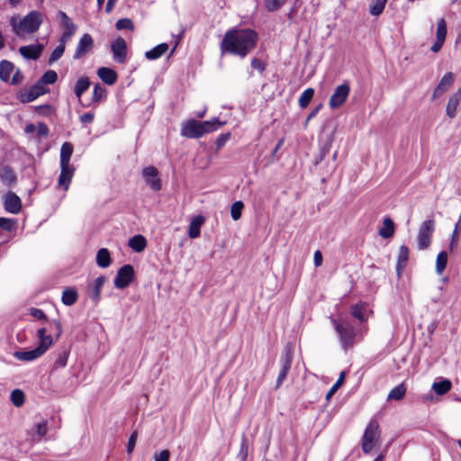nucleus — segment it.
I'll return each mask as SVG.
<instances>
[{"label":"nucleus","instance_id":"obj_13","mask_svg":"<svg viewBox=\"0 0 461 461\" xmlns=\"http://www.w3.org/2000/svg\"><path fill=\"white\" fill-rule=\"evenodd\" d=\"M94 48V39L88 34L85 33L80 39L77 45L75 53L73 55L74 59H79L88 52L92 50Z\"/></svg>","mask_w":461,"mask_h":461},{"label":"nucleus","instance_id":"obj_15","mask_svg":"<svg viewBox=\"0 0 461 461\" xmlns=\"http://www.w3.org/2000/svg\"><path fill=\"white\" fill-rule=\"evenodd\" d=\"M45 87L41 86V83L37 82L32 87L22 90L18 98L22 103H30L45 94Z\"/></svg>","mask_w":461,"mask_h":461},{"label":"nucleus","instance_id":"obj_34","mask_svg":"<svg viewBox=\"0 0 461 461\" xmlns=\"http://www.w3.org/2000/svg\"><path fill=\"white\" fill-rule=\"evenodd\" d=\"M452 384L449 380L444 379L440 382H435L432 384V389L438 395H444L451 389Z\"/></svg>","mask_w":461,"mask_h":461},{"label":"nucleus","instance_id":"obj_31","mask_svg":"<svg viewBox=\"0 0 461 461\" xmlns=\"http://www.w3.org/2000/svg\"><path fill=\"white\" fill-rule=\"evenodd\" d=\"M77 293L75 288H67L62 293L61 301L67 306H71L77 301Z\"/></svg>","mask_w":461,"mask_h":461},{"label":"nucleus","instance_id":"obj_48","mask_svg":"<svg viewBox=\"0 0 461 461\" xmlns=\"http://www.w3.org/2000/svg\"><path fill=\"white\" fill-rule=\"evenodd\" d=\"M16 221L9 218L0 217V228L5 230L11 231L14 229Z\"/></svg>","mask_w":461,"mask_h":461},{"label":"nucleus","instance_id":"obj_44","mask_svg":"<svg viewBox=\"0 0 461 461\" xmlns=\"http://www.w3.org/2000/svg\"><path fill=\"white\" fill-rule=\"evenodd\" d=\"M106 95V90L103 86H101L99 84H96L94 86L93 90V102H100L102 101Z\"/></svg>","mask_w":461,"mask_h":461},{"label":"nucleus","instance_id":"obj_52","mask_svg":"<svg viewBox=\"0 0 461 461\" xmlns=\"http://www.w3.org/2000/svg\"><path fill=\"white\" fill-rule=\"evenodd\" d=\"M251 67L252 68L258 70L259 72L264 71L266 68L265 63L261 59L257 58L251 59Z\"/></svg>","mask_w":461,"mask_h":461},{"label":"nucleus","instance_id":"obj_49","mask_svg":"<svg viewBox=\"0 0 461 461\" xmlns=\"http://www.w3.org/2000/svg\"><path fill=\"white\" fill-rule=\"evenodd\" d=\"M68 354L66 351L60 352L54 362V368H62L67 366Z\"/></svg>","mask_w":461,"mask_h":461},{"label":"nucleus","instance_id":"obj_24","mask_svg":"<svg viewBox=\"0 0 461 461\" xmlns=\"http://www.w3.org/2000/svg\"><path fill=\"white\" fill-rule=\"evenodd\" d=\"M168 50L167 43H160L145 52V58L149 60H155L162 57Z\"/></svg>","mask_w":461,"mask_h":461},{"label":"nucleus","instance_id":"obj_61","mask_svg":"<svg viewBox=\"0 0 461 461\" xmlns=\"http://www.w3.org/2000/svg\"><path fill=\"white\" fill-rule=\"evenodd\" d=\"M444 42L445 41H439V40L436 39V41L434 42V44L430 48L431 51H433V52L439 51L440 49L442 48Z\"/></svg>","mask_w":461,"mask_h":461},{"label":"nucleus","instance_id":"obj_21","mask_svg":"<svg viewBox=\"0 0 461 461\" xmlns=\"http://www.w3.org/2000/svg\"><path fill=\"white\" fill-rule=\"evenodd\" d=\"M97 76L104 83L109 86L113 85L118 77L115 70L106 67L98 68Z\"/></svg>","mask_w":461,"mask_h":461},{"label":"nucleus","instance_id":"obj_36","mask_svg":"<svg viewBox=\"0 0 461 461\" xmlns=\"http://www.w3.org/2000/svg\"><path fill=\"white\" fill-rule=\"evenodd\" d=\"M447 253L446 251H441L438 254L436 259V272L440 275L443 273L447 267Z\"/></svg>","mask_w":461,"mask_h":461},{"label":"nucleus","instance_id":"obj_29","mask_svg":"<svg viewBox=\"0 0 461 461\" xmlns=\"http://www.w3.org/2000/svg\"><path fill=\"white\" fill-rule=\"evenodd\" d=\"M394 224L392 219L386 217L384 219L383 227L379 230V235L384 239H388L393 235Z\"/></svg>","mask_w":461,"mask_h":461},{"label":"nucleus","instance_id":"obj_38","mask_svg":"<svg viewBox=\"0 0 461 461\" xmlns=\"http://www.w3.org/2000/svg\"><path fill=\"white\" fill-rule=\"evenodd\" d=\"M25 395L20 389H14L11 393V401L15 407H21L24 403Z\"/></svg>","mask_w":461,"mask_h":461},{"label":"nucleus","instance_id":"obj_11","mask_svg":"<svg viewBox=\"0 0 461 461\" xmlns=\"http://www.w3.org/2000/svg\"><path fill=\"white\" fill-rule=\"evenodd\" d=\"M293 362V354L290 349H286L280 358L281 369L278 373L276 389L279 388L284 381L286 379L287 374L291 369Z\"/></svg>","mask_w":461,"mask_h":461},{"label":"nucleus","instance_id":"obj_19","mask_svg":"<svg viewBox=\"0 0 461 461\" xmlns=\"http://www.w3.org/2000/svg\"><path fill=\"white\" fill-rule=\"evenodd\" d=\"M105 283V277L100 276L95 279L93 285L88 288V294L95 304H97L101 298V291Z\"/></svg>","mask_w":461,"mask_h":461},{"label":"nucleus","instance_id":"obj_17","mask_svg":"<svg viewBox=\"0 0 461 461\" xmlns=\"http://www.w3.org/2000/svg\"><path fill=\"white\" fill-rule=\"evenodd\" d=\"M455 79V75L452 72L446 73L440 79L438 86L435 87L432 95V99L441 96L451 86Z\"/></svg>","mask_w":461,"mask_h":461},{"label":"nucleus","instance_id":"obj_54","mask_svg":"<svg viewBox=\"0 0 461 461\" xmlns=\"http://www.w3.org/2000/svg\"><path fill=\"white\" fill-rule=\"evenodd\" d=\"M11 79V84L12 85H19L23 82V76L21 72L20 69H16V71L14 72V76L12 77Z\"/></svg>","mask_w":461,"mask_h":461},{"label":"nucleus","instance_id":"obj_60","mask_svg":"<svg viewBox=\"0 0 461 461\" xmlns=\"http://www.w3.org/2000/svg\"><path fill=\"white\" fill-rule=\"evenodd\" d=\"M74 33L75 32H63L59 40V44H63L65 46V43L70 40Z\"/></svg>","mask_w":461,"mask_h":461},{"label":"nucleus","instance_id":"obj_5","mask_svg":"<svg viewBox=\"0 0 461 461\" xmlns=\"http://www.w3.org/2000/svg\"><path fill=\"white\" fill-rule=\"evenodd\" d=\"M331 323L339 336V342L344 350L351 348L355 344L357 333L348 319L339 321L331 319Z\"/></svg>","mask_w":461,"mask_h":461},{"label":"nucleus","instance_id":"obj_62","mask_svg":"<svg viewBox=\"0 0 461 461\" xmlns=\"http://www.w3.org/2000/svg\"><path fill=\"white\" fill-rule=\"evenodd\" d=\"M460 229H461V212H460L458 221L455 224V228H454V230L452 232V235H456V237L459 238Z\"/></svg>","mask_w":461,"mask_h":461},{"label":"nucleus","instance_id":"obj_39","mask_svg":"<svg viewBox=\"0 0 461 461\" xmlns=\"http://www.w3.org/2000/svg\"><path fill=\"white\" fill-rule=\"evenodd\" d=\"M387 0H373L370 5V14L375 16L381 14Z\"/></svg>","mask_w":461,"mask_h":461},{"label":"nucleus","instance_id":"obj_33","mask_svg":"<svg viewBox=\"0 0 461 461\" xmlns=\"http://www.w3.org/2000/svg\"><path fill=\"white\" fill-rule=\"evenodd\" d=\"M90 86V81L87 77H80L75 86V95L78 99L81 98L82 95L89 88Z\"/></svg>","mask_w":461,"mask_h":461},{"label":"nucleus","instance_id":"obj_50","mask_svg":"<svg viewBox=\"0 0 461 461\" xmlns=\"http://www.w3.org/2000/svg\"><path fill=\"white\" fill-rule=\"evenodd\" d=\"M48 429H47V423L46 421H42L40 423H37L35 425V432L38 436L37 440H41V438H43L47 434Z\"/></svg>","mask_w":461,"mask_h":461},{"label":"nucleus","instance_id":"obj_56","mask_svg":"<svg viewBox=\"0 0 461 461\" xmlns=\"http://www.w3.org/2000/svg\"><path fill=\"white\" fill-rule=\"evenodd\" d=\"M229 137H230V134L220 135L216 140L217 148H219V149L221 148L226 143V141L229 140Z\"/></svg>","mask_w":461,"mask_h":461},{"label":"nucleus","instance_id":"obj_2","mask_svg":"<svg viewBox=\"0 0 461 461\" xmlns=\"http://www.w3.org/2000/svg\"><path fill=\"white\" fill-rule=\"evenodd\" d=\"M224 123L216 118L204 122H198L194 119L188 120L182 124L181 135L189 139H198L205 133L218 130Z\"/></svg>","mask_w":461,"mask_h":461},{"label":"nucleus","instance_id":"obj_51","mask_svg":"<svg viewBox=\"0 0 461 461\" xmlns=\"http://www.w3.org/2000/svg\"><path fill=\"white\" fill-rule=\"evenodd\" d=\"M170 457V452L167 449L161 450L160 452H156L154 454L155 461H168Z\"/></svg>","mask_w":461,"mask_h":461},{"label":"nucleus","instance_id":"obj_26","mask_svg":"<svg viewBox=\"0 0 461 461\" xmlns=\"http://www.w3.org/2000/svg\"><path fill=\"white\" fill-rule=\"evenodd\" d=\"M14 70V65L11 61L2 60L0 62V79L8 82Z\"/></svg>","mask_w":461,"mask_h":461},{"label":"nucleus","instance_id":"obj_18","mask_svg":"<svg viewBox=\"0 0 461 461\" xmlns=\"http://www.w3.org/2000/svg\"><path fill=\"white\" fill-rule=\"evenodd\" d=\"M43 46L41 44L26 45L19 48V53L27 59L36 60L40 58Z\"/></svg>","mask_w":461,"mask_h":461},{"label":"nucleus","instance_id":"obj_3","mask_svg":"<svg viewBox=\"0 0 461 461\" xmlns=\"http://www.w3.org/2000/svg\"><path fill=\"white\" fill-rule=\"evenodd\" d=\"M37 336L39 339V346L32 350H17L14 353V357L23 362H31L41 357L53 344L50 335H47L45 328L38 330Z\"/></svg>","mask_w":461,"mask_h":461},{"label":"nucleus","instance_id":"obj_41","mask_svg":"<svg viewBox=\"0 0 461 461\" xmlns=\"http://www.w3.org/2000/svg\"><path fill=\"white\" fill-rule=\"evenodd\" d=\"M447 36V23L444 18L438 22L436 39L445 41Z\"/></svg>","mask_w":461,"mask_h":461},{"label":"nucleus","instance_id":"obj_37","mask_svg":"<svg viewBox=\"0 0 461 461\" xmlns=\"http://www.w3.org/2000/svg\"><path fill=\"white\" fill-rule=\"evenodd\" d=\"M314 95L313 88L305 89L299 97V105L301 108H305L311 103Z\"/></svg>","mask_w":461,"mask_h":461},{"label":"nucleus","instance_id":"obj_57","mask_svg":"<svg viewBox=\"0 0 461 461\" xmlns=\"http://www.w3.org/2000/svg\"><path fill=\"white\" fill-rule=\"evenodd\" d=\"M31 314L33 317H35V318H37L39 320H45L46 319L45 313L41 310H40V309H35V308L32 309Z\"/></svg>","mask_w":461,"mask_h":461},{"label":"nucleus","instance_id":"obj_63","mask_svg":"<svg viewBox=\"0 0 461 461\" xmlns=\"http://www.w3.org/2000/svg\"><path fill=\"white\" fill-rule=\"evenodd\" d=\"M49 132V129L46 124L41 123L38 127V133L40 135H47Z\"/></svg>","mask_w":461,"mask_h":461},{"label":"nucleus","instance_id":"obj_9","mask_svg":"<svg viewBox=\"0 0 461 461\" xmlns=\"http://www.w3.org/2000/svg\"><path fill=\"white\" fill-rule=\"evenodd\" d=\"M134 278V269L130 264L122 266L117 272L114 278V286L118 289H124L130 285Z\"/></svg>","mask_w":461,"mask_h":461},{"label":"nucleus","instance_id":"obj_22","mask_svg":"<svg viewBox=\"0 0 461 461\" xmlns=\"http://www.w3.org/2000/svg\"><path fill=\"white\" fill-rule=\"evenodd\" d=\"M204 221V217L202 215H196L192 219L188 229V235L191 239H196L200 236L201 227Z\"/></svg>","mask_w":461,"mask_h":461},{"label":"nucleus","instance_id":"obj_32","mask_svg":"<svg viewBox=\"0 0 461 461\" xmlns=\"http://www.w3.org/2000/svg\"><path fill=\"white\" fill-rule=\"evenodd\" d=\"M96 263L100 267H108L111 264V257L107 249H100L96 255Z\"/></svg>","mask_w":461,"mask_h":461},{"label":"nucleus","instance_id":"obj_8","mask_svg":"<svg viewBox=\"0 0 461 461\" xmlns=\"http://www.w3.org/2000/svg\"><path fill=\"white\" fill-rule=\"evenodd\" d=\"M435 230V221L432 219L424 221L419 228L417 242L419 249H426L431 243L432 234Z\"/></svg>","mask_w":461,"mask_h":461},{"label":"nucleus","instance_id":"obj_23","mask_svg":"<svg viewBox=\"0 0 461 461\" xmlns=\"http://www.w3.org/2000/svg\"><path fill=\"white\" fill-rule=\"evenodd\" d=\"M368 307L365 303H359L350 307L351 315L356 318L359 322H365L366 321V312Z\"/></svg>","mask_w":461,"mask_h":461},{"label":"nucleus","instance_id":"obj_1","mask_svg":"<svg viewBox=\"0 0 461 461\" xmlns=\"http://www.w3.org/2000/svg\"><path fill=\"white\" fill-rule=\"evenodd\" d=\"M258 34L251 29L228 31L220 44L221 55L231 54L245 58L256 46Z\"/></svg>","mask_w":461,"mask_h":461},{"label":"nucleus","instance_id":"obj_42","mask_svg":"<svg viewBox=\"0 0 461 461\" xmlns=\"http://www.w3.org/2000/svg\"><path fill=\"white\" fill-rule=\"evenodd\" d=\"M243 207H244V204L241 201L234 202L231 204L230 215L234 221H237L240 218Z\"/></svg>","mask_w":461,"mask_h":461},{"label":"nucleus","instance_id":"obj_59","mask_svg":"<svg viewBox=\"0 0 461 461\" xmlns=\"http://www.w3.org/2000/svg\"><path fill=\"white\" fill-rule=\"evenodd\" d=\"M74 33L75 32H63L59 40V44H63L65 46V43L70 40Z\"/></svg>","mask_w":461,"mask_h":461},{"label":"nucleus","instance_id":"obj_64","mask_svg":"<svg viewBox=\"0 0 461 461\" xmlns=\"http://www.w3.org/2000/svg\"><path fill=\"white\" fill-rule=\"evenodd\" d=\"M459 238L456 237V235H451L450 242H449V249L452 251L454 248L456 246Z\"/></svg>","mask_w":461,"mask_h":461},{"label":"nucleus","instance_id":"obj_10","mask_svg":"<svg viewBox=\"0 0 461 461\" xmlns=\"http://www.w3.org/2000/svg\"><path fill=\"white\" fill-rule=\"evenodd\" d=\"M113 59L116 63L123 64L127 59V45L123 38L119 37L111 44Z\"/></svg>","mask_w":461,"mask_h":461},{"label":"nucleus","instance_id":"obj_55","mask_svg":"<svg viewBox=\"0 0 461 461\" xmlns=\"http://www.w3.org/2000/svg\"><path fill=\"white\" fill-rule=\"evenodd\" d=\"M94 121V113H86L80 116V122L82 123H91Z\"/></svg>","mask_w":461,"mask_h":461},{"label":"nucleus","instance_id":"obj_25","mask_svg":"<svg viewBox=\"0 0 461 461\" xmlns=\"http://www.w3.org/2000/svg\"><path fill=\"white\" fill-rule=\"evenodd\" d=\"M129 247L135 252H141L147 246L146 239L142 235H135L129 240Z\"/></svg>","mask_w":461,"mask_h":461},{"label":"nucleus","instance_id":"obj_35","mask_svg":"<svg viewBox=\"0 0 461 461\" xmlns=\"http://www.w3.org/2000/svg\"><path fill=\"white\" fill-rule=\"evenodd\" d=\"M0 178L4 184L11 185L15 182L16 176L10 167H5L1 171Z\"/></svg>","mask_w":461,"mask_h":461},{"label":"nucleus","instance_id":"obj_27","mask_svg":"<svg viewBox=\"0 0 461 461\" xmlns=\"http://www.w3.org/2000/svg\"><path fill=\"white\" fill-rule=\"evenodd\" d=\"M58 16L60 19V24L63 29V32H76V31H77L76 24L73 23L71 18H69L68 16V14L65 12L59 11Z\"/></svg>","mask_w":461,"mask_h":461},{"label":"nucleus","instance_id":"obj_28","mask_svg":"<svg viewBox=\"0 0 461 461\" xmlns=\"http://www.w3.org/2000/svg\"><path fill=\"white\" fill-rule=\"evenodd\" d=\"M409 259V249L405 245H402L399 249L396 270L398 274L405 267Z\"/></svg>","mask_w":461,"mask_h":461},{"label":"nucleus","instance_id":"obj_14","mask_svg":"<svg viewBox=\"0 0 461 461\" xmlns=\"http://www.w3.org/2000/svg\"><path fill=\"white\" fill-rule=\"evenodd\" d=\"M142 176L147 185L154 191H159L161 189V181L158 177V171L153 166H149L143 168Z\"/></svg>","mask_w":461,"mask_h":461},{"label":"nucleus","instance_id":"obj_6","mask_svg":"<svg viewBox=\"0 0 461 461\" xmlns=\"http://www.w3.org/2000/svg\"><path fill=\"white\" fill-rule=\"evenodd\" d=\"M42 23V15L38 11H32L19 23L18 25L14 26L16 34L20 32L32 33L38 31Z\"/></svg>","mask_w":461,"mask_h":461},{"label":"nucleus","instance_id":"obj_20","mask_svg":"<svg viewBox=\"0 0 461 461\" xmlns=\"http://www.w3.org/2000/svg\"><path fill=\"white\" fill-rule=\"evenodd\" d=\"M460 100H461V88H459L448 99V102H447V104L446 107V113L449 118H454L456 116V109H457Z\"/></svg>","mask_w":461,"mask_h":461},{"label":"nucleus","instance_id":"obj_40","mask_svg":"<svg viewBox=\"0 0 461 461\" xmlns=\"http://www.w3.org/2000/svg\"><path fill=\"white\" fill-rule=\"evenodd\" d=\"M57 73L54 70H49L42 75V77L38 82L41 83V86H44V85L54 84L57 81Z\"/></svg>","mask_w":461,"mask_h":461},{"label":"nucleus","instance_id":"obj_46","mask_svg":"<svg viewBox=\"0 0 461 461\" xmlns=\"http://www.w3.org/2000/svg\"><path fill=\"white\" fill-rule=\"evenodd\" d=\"M286 0H264L265 6L269 12H275L278 10Z\"/></svg>","mask_w":461,"mask_h":461},{"label":"nucleus","instance_id":"obj_45","mask_svg":"<svg viewBox=\"0 0 461 461\" xmlns=\"http://www.w3.org/2000/svg\"><path fill=\"white\" fill-rule=\"evenodd\" d=\"M116 29L121 30H130L132 31L134 29V24L132 21L129 18H122L116 22Z\"/></svg>","mask_w":461,"mask_h":461},{"label":"nucleus","instance_id":"obj_53","mask_svg":"<svg viewBox=\"0 0 461 461\" xmlns=\"http://www.w3.org/2000/svg\"><path fill=\"white\" fill-rule=\"evenodd\" d=\"M136 440H137V432L134 431L129 440H128V444H127V452L128 453H131L135 447V444H136Z\"/></svg>","mask_w":461,"mask_h":461},{"label":"nucleus","instance_id":"obj_43","mask_svg":"<svg viewBox=\"0 0 461 461\" xmlns=\"http://www.w3.org/2000/svg\"><path fill=\"white\" fill-rule=\"evenodd\" d=\"M345 380V372H341L336 383L331 386L329 392L326 394V400H330L333 394L337 392V390L342 385Z\"/></svg>","mask_w":461,"mask_h":461},{"label":"nucleus","instance_id":"obj_58","mask_svg":"<svg viewBox=\"0 0 461 461\" xmlns=\"http://www.w3.org/2000/svg\"><path fill=\"white\" fill-rule=\"evenodd\" d=\"M315 267H320L322 264V255L320 250H316L313 256Z\"/></svg>","mask_w":461,"mask_h":461},{"label":"nucleus","instance_id":"obj_7","mask_svg":"<svg viewBox=\"0 0 461 461\" xmlns=\"http://www.w3.org/2000/svg\"><path fill=\"white\" fill-rule=\"evenodd\" d=\"M379 425L372 420L366 426L361 441V447L365 454H368L375 447L380 438Z\"/></svg>","mask_w":461,"mask_h":461},{"label":"nucleus","instance_id":"obj_47","mask_svg":"<svg viewBox=\"0 0 461 461\" xmlns=\"http://www.w3.org/2000/svg\"><path fill=\"white\" fill-rule=\"evenodd\" d=\"M64 51H65V46L63 44H59L51 52V54L50 56L49 62L53 63V62L57 61L58 59H59L61 58V56L63 55Z\"/></svg>","mask_w":461,"mask_h":461},{"label":"nucleus","instance_id":"obj_16","mask_svg":"<svg viewBox=\"0 0 461 461\" xmlns=\"http://www.w3.org/2000/svg\"><path fill=\"white\" fill-rule=\"evenodd\" d=\"M4 206L6 212L16 214L21 211L22 202L17 194L9 191L4 195Z\"/></svg>","mask_w":461,"mask_h":461},{"label":"nucleus","instance_id":"obj_12","mask_svg":"<svg viewBox=\"0 0 461 461\" xmlns=\"http://www.w3.org/2000/svg\"><path fill=\"white\" fill-rule=\"evenodd\" d=\"M349 86L346 83L337 86L334 93L331 95L330 98V106L335 109L342 105L347 100L349 95Z\"/></svg>","mask_w":461,"mask_h":461},{"label":"nucleus","instance_id":"obj_30","mask_svg":"<svg viewBox=\"0 0 461 461\" xmlns=\"http://www.w3.org/2000/svg\"><path fill=\"white\" fill-rule=\"evenodd\" d=\"M407 388L404 385V384H400L394 388H393L388 395H387V401H400L402 400L405 393H406Z\"/></svg>","mask_w":461,"mask_h":461},{"label":"nucleus","instance_id":"obj_4","mask_svg":"<svg viewBox=\"0 0 461 461\" xmlns=\"http://www.w3.org/2000/svg\"><path fill=\"white\" fill-rule=\"evenodd\" d=\"M73 153V146L69 142H64L60 149V175L58 185L67 191L73 177L75 167L70 165V158Z\"/></svg>","mask_w":461,"mask_h":461}]
</instances>
